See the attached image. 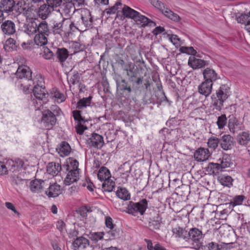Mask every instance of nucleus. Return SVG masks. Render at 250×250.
Returning <instances> with one entry per match:
<instances>
[{
    "label": "nucleus",
    "mask_w": 250,
    "mask_h": 250,
    "mask_svg": "<svg viewBox=\"0 0 250 250\" xmlns=\"http://www.w3.org/2000/svg\"><path fill=\"white\" fill-rule=\"evenodd\" d=\"M173 232L177 236L185 239L193 249L198 250L202 247L203 235L202 231L196 228L188 231L182 228L176 227L173 229Z\"/></svg>",
    "instance_id": "f257e3e1"
},
{
    "label": "nucleus",
    "mask_w": 250,
    "mask_h": 250,
    "mask_svg": "<svg viewBox=\"0 0 250 250\" xmlns=\"http://www.w3.org/2000/svg\"><path fill=\"white\" fill-rule=\"evenodd\" d=\"M230 94L229 86L227 84H222L216 90L215 95L211 96L213 109L220 111L224 105V102L230 96Z\"/></svg>",
    "instance_id": "f03ea898"
},
{
    "label": "nucleus",
    "mask_w": 250,
    "mask_h": 250,
    "mask_svg": "<svg viewBox=\"0 0 250 250\" xmlns=\"http://www.w3.org/2000/svg\"><path fill=\"white\" fill-rule=\"evenodd\" d=\"M15 75L17 78L21 80L19 82L21 88H22L24 92L31 90L30 87L33 83L31 79L32 72L29 67L25 66L19 67Z\"/></svg>",
    "instance_id": "7ed1b4c3"
},
{
    "label": "nucleus",
    "mask_w": 250,
    "mask_h": 250,
    "mask_svg": "<svg viewBox=\"0 0 250 250\" xmlns=\"http://www.w3.org/2000/svg\"><path fill=\"white\" fill-rule=\"evenodd\" d=\"M74 20L80 31H85L92 27L93 19L90 11L88 10L82 11L81 15Z\"/></svg>",
    "instance_id": "20e7f679"
},
{
    "label": "nucleus",
    "mask_w": 250,
    "mask_h": 250,
    "mask_svg": "<svg viewBox=\"0 0 250 250\" xmlns=\"http://www.w3.org/2000/svg\"><path fill=\"white\" fill-rule=\"evenodd\" d=\"M147 205L148 201L146 199H143L137 203L130 201L127 208V212L134 215L138 212L143 215L147 208Z\"/></svg>",
    "instance_id": "39448f33"
},
{
    "label": "nucleus",
    "mask_w": 250,
    "mask_h": 250,
    "mask_svg": "<svg viewBox=\"0 0 250 250\" xmlns=\"http://www.w3.org/2000/svg\"><path fill=\"white\" fill-rule=\"evenodd\" d=\"M50 30L54 35L62 36L65 34L66 27H65L64 19L61 21L52 20L50 24Z\"/></svg>",
    "instance_id": "423d86ee"
},
{
    "label": "nucleus",
    "mask_w": 250,
    "mask_h": 250,
    "mask_svg": "<svg viewBox=\"0 0 250 250\" xmlns=\"http://www.w3.org/2000/svg\"><path fill=\"white\" fill-rule=\"evenodd\" d=\"M56 122V116L51 111L47 110L42 112V123L47 129L52 128Z\"/></svg>",
    "instance_id": "0eeeda50"
},
{
    "label": "nucleus",
    "mask_w": 250,
    "mask_h": 250,
    "mask_svg": "<svg viewBox=\"0 0 250 250\" xmlns=\"http://www.w3.org/2000/svg\"><path fill=\"white\" fill-rule=\"evenodd\" d=\"M0 29L2 33L6 35H12L16 32V24L11 20H6L2 22Z\"/></svg>",
    "instance_id": "6e6552de"
},
{
    "label": "nucleus",
    "mask_w": 250,
    "mask_h": 250,
    "mask_svg": "<svg viewBox=\"0 0 250 250\" xmlns=\"http://www.w3.org/2000/svg\"><path fill=\"white\" fill-rule=\"evenodd\" d=\"M228 127L229 131L233 134L243 130L244 127L242 124L233 115L229 116Z\"/></svg>",
    "instance_id": "1a4fd4ad"
},
{
    "label": "nucleus",
    "mask_w": 250,
    "mask_h": 250,
    "mask_svg": "<svg viewBox=\"0 0 250 250\" xmlns=\"http://www.w3.org/2000/svg\"><path fill=\"white\" fill-rule=\"evenodd\" d=\"M86 142L89 146L97 148H101L104 144L103 136L97 133H92Z\"/></svg>",
    "instance_id": "9d476101"
},
{
    "label": "nucleus",
    "mask_w": 250,
    "mask_h": 250,
    "mask_svg": "<svg viewBox=\"0 0 250 250\" xmlns=\"http://www.w3.org/2000/svg\"><path fill=\"white\" fill-rule=\"evenodd\" d=\"M162 222V219L159 214L155 212L153 216L149 218L148 228L151 231L159 230Z\"/></svg>",
    "instance_id": "9b49d317"
},
{
    "label": "nucleus",
    "mask_w": 250,
    "mask_h": 250,
    "mask_svg": "<svg viewBox=\"0 0 250 250\" xmlns=\"http://www.w3.org/2000/svg\"><path fill=\"white\" fill-rule=\"evenodd\" d=\"M221 147L224 150H229L232 148L234 141L233 138L229 134L224 135L219 139Z\"/></svg>",
    "instance_id": "f8f14e48"
},
{
    "label": "nucleus",
    "mask_w": 250,
    "mask_h": 250,
    "mask_svg": "<svg viewBox=\"0 0 250 250\" xmlns=\"http://www.w3.org/2000/svg\"><path fill=\"white\" fill-rule=\"evenodd\" d=\"M210 156V153L208 148L200 147L195 151L194 158L198 162H203L208 160Z\"/></svg>",
    "instance_id": "ddd939ff"
},
{
    "label": "nucleus",
    "mask_w": 250,
    "mask_h": 250,
    "mask_svg": "<svg viewBox=\"0 0 250 250\" xmlns=\"http://www.w3.org/2000/svg\"><path fill=\"white\" fill-rule=\"evenodd\" d=\"M74 250H85L89 248V240L83 237L77 238L73 243Z\"/></svg>",
    "instance_id": "4468645a"
},
{
    "label": "nucleus",
    "mask_w": 250,
    "mask_h": 250,
    "mask_svg": "<svg viewBox=\"0 0 250 250\" xmlns=\"http://www.w3.org/2000/svg\"><path fill=\"white\" fill-rule=\"evenodd\" d=\"M30 88H31V90H33L34 95L36 99H38L40 101H45L47 93H46V91L44 87L37 84L34 86L33 89L32 86H31Z\"/></svg>",
    "instance_id": "2eb2a0df"
},
{
    "label": "nucleus",
    "mask_w": 250,
    "mask_h": 250,
    "mask_svg": "<svg viewBox=\"0 0 250 250\" xmlns=\"http://www.w3.org/2000/svg\"><path fill=\"white\" fill-rule=\"evenodd\" d=\"M134 21L136 22L137 24L140 25L142 27H145L146 26L154 27L156 26L155 22L146 16L141 15L139 13V15L137 16L134 20Z\"/></svg>",
    "instance_id": "dca6fc26"
},
{
    "label": "nucleus",
    "mask_w": 250,
    "mask_h": 250,
    "mask_svg": "<svg viewBox=\"0 0 250 250\" xmlns=\"http://www.w3.org/2000/svg\"><path fill=\"white\" fill-rule=\"evenodd\" d=\"M44 181L40 179H35L30 183V189L33 192H41L44 187Z\"/></svg>",
    "instance_id": "f3484780"
},
{
    "label": "nucleus",
    "mask_w": 250,
    "mask_h": 250,
    "mask_svg": "<svg viewBox=\"0 0 250 250\" xmlns=\"http://www.w3.org/2000/svg\"><path fill=\"white\" fill-rule=\"evenodd\" d=\"M212 84V83H210V81L202 82L198 87L199 93L205 97H208L211 92Z\"/></svg>",
    "instance_id": "a211bd4d"
},
{
    "label": "nucleus",
    "mask_w": 250,
    "mask_h": 250,
    "mask_svg": "<svg viewBox=\"0 0 250 250\" xmlns=\"http://www.w3.org/2000/svg\"><path fill=\"white\" fill-rule=\"evenodd\" d=\"M236 139L239 145L246 146L250 142V133L247 131L240 132L238 134Z\"/></svg>",
    "instance_id": "6ab92c4d"
},
{
    "label": "nucleus",
    "mask_w": 250,
    "mask_h": 250,
    "mask_svg": "<svg viewBox=\"0 0 250 250\" xmlns=\"http://www.w3.org/2000/svg\"><path fill=\"white\" fill-rule=\"evenodd\" d=\"M188 65L193 69L202 68L206 65V62L203 60L198 59L194 56H190L188 61Z\"/></svg>",
    "instance_id": "aec40b11"
},
{
    "label": "nucleus",
    "mask_w": 250,
    "mask_h": 250,
    "mask_svg": "<svg viewBox=\"0 0 250 250\" xmlns=\"http://www.w3.org/2000/svg\"><path fill=\"white\" fill-rule=\"evenodd\" d=\"M56 150L61 156L64 157L70 154L71 148L67 142L63 141L58 146Z\"/></svg>",
    "instance_id": "412c9836"
},
{
    "label": "nucleus",
    "mask_w": 250,
    "mask_h": 250,
    "mask_svg": "<svg viewBox=\"0 0 250 250\" xmlns=\"http://www.w3.org/2000/svg\"><path fill=\"white\" fill-rule=\"evenodd\" d=\"M205 81H208L210 83H212L213 82L215 81L218 79L217 74L215 71L211 68H206L203 73Z\"/></svg>",
    "instance_id": "4be33fe9"
},
{
    "label": "nucleus",
    "mask_w": 250,
    "mask_h": 250,
    "mask_svg": "<svg viewBox=\"0 0 250 250\" xmlns=\"http://www.w3.org/2000/svg\"><path fill=\"white\" fill-rule=\"evenodd\" d=\"M61 169V166L55 162L49 163L46 167L47 172L52 176L57 175Z\"/></svg>",
    "instance_id": "5701e85b"
},
{
    "label": "nucleus",
    "mask_w": 250,
    "mask_h": 250,
    "mask_svg": "<svg viewBox=\"0 0 250 250\" xmlns=\"http://www.w3.org/2000/svg\"><path fill=\"white\" fill-rule=\"evenodd\" d=\"M79 172L78 170H69L65 177L64 183L66 185H70L72 183L76 182L79 179Z\"/></svg>",
    "instance_id": "b1692460"
},
{
    "label": "nucleus",
    "mask_w": 250,
    "mask_h": 250,
    "mask_svg": "<svg viewBox=\"0 0 250 250\" xmlns=\"http://www.w3.org/2000/svg\"><path fill=\"white\" fill-rule=\"evenodd\" d=\"M64 21L65 27H66V33L69 34L78 30V28L76 26L77 25L73 18H64Z\"/></svg>",
    "instance_id": "393cba45"
},
{
    "label": "nucleus",
    "mask_w": 250,
    "mask_h": 250,
    "mask_svg": "<svg viewBox=\"0 0 250 250\" xmlns=\"http://www.w3.org/2000/svg\"><path fill=\"white\" fill-rule=\"evenodd\" d=\"M45 192L49 197H57L61 193L60 186L58 184L50 185Z\"/></svg>",
    "instance_id": "a878e982"
},
{
    "label": "nucleus",
    "mask_w": 250,
    "mask_h": 250,
    "mask_svg": "<svg viewBox=\"0 0 250 250\" xmlns=\"http://www.w3.org/2000/svg\"><path fill=\"white\" fill-rule=\"evenodd\" d=\"M38 22L36 20H31L24 26V32L28 35L37 33Z\"/></svg>",
    "instance_id": "bb28decb"
},
{
    "label": "nucleus",
    "mask_w": 250,
    "mask_h": 250,
    "mask_svg": "<svg viewBox=\"0 0 250 250\" xmlns=\"http://www.w3.org/2000/svg\"><path fill=\"white\" fill-rule=\"evenodd\" d=\"M122 13L125 17L134 20L137 16L139 15L138 12L126 5H125L123 8Z\"/></svg>",
    "instance_id": "cd10ccee"
},
{
    "label": "nucleus",
    "mask_w": 250,
    "mask_h": 250,
    "mask_svg": "<svg viewBox=\"0 0 250 250\" xmlns=\"http://www.w3.org/2000/svg\"><path fill=\"white\" fill-rule=\"evenodd\" d=\"M12 184L17 186L19 187H22L26 181V180L22 177V174L19 173L16 174L13 173L11 175Z\"/></svg>",
    "instance_id": "c85d7f7f"
},
{
    "label": "nucleus",
    "mask_w": 250,
    "mask_h": 250,
    "mask_svg": "<svg viewBox=\"0 0 250 250\" xmlns=\"http://www.w3.org/2000/svg\"><path fill=\"white\" fill-rule=\"evenodd\" d=\"M15 1L14 0H1L0 7L2 11L9 12L13 11Z\"/></svg>",
    "instance_id": "c756f323"
},
{
    "label": "nucleus",
    "mask_w": 250,
    "mask_h": 250,
    "mask_svg": "<svg viewBox=\"0 0 250 250\" xmlns=\"http://www.w3.org/2000/svg\"><path fill=\"white\" fill-rule=\"evenodd\" d=\"M53 10V8L48 6V4H44L40 6L39 10V14L42 19H45Z\"/></svg>",
    "instance_id": "7c9ffc66"
},
{
    "label": "nucleus",
    "mask_w": 250,
    "mask_h": 250,
    "mask_svg": "<svg viewBox=\"0 0 250 250\" xmlns=\"http://www.w3.org/2000/svg\"><path fill=\"white\" fill-rule=\"evenodd\" d=\"M37 33L40 34L49 35L50 30L46 21H42L38 23Z\"/></svg>",
    "instance_id": "2f4dec72"
},
{
    "label": "nucleus",
    "mask_w": 250,
    "mask_h": 250,
    "mask_svg": "<svg viewBox=\"0 0 250 250\" xmlns=\"http://www.w3.org/2000/svg\"><path fill=\"white\" fill-rule=\"evenodd\" d=\"M110 173L106 167H103L100 168L98 173V177L100 180L104 181L110 179Z\"/></svg>",
    "instance_id": "473e14b6"
},
{
    "label": "nucleus",
    "mask_w": 250,
    "mask_h": 250,
    "mask_svg": "<svg viewBox=\"0 0 250 250\" xmlns=\"http://www.w3.org/2000/svg\"><path fill=\"white\" fill-rule=\"evenodd\" d=\"M217 161L222 169L229 167L231 164L230 156L226 154L223 155L222 158L217 160Z\"/></svg>",
    "instance_id": "72a5a7b5"
},
{
    "label": "nucleus",
    "mask_w": 250,
    "mask_h": 250,
    "mask_svg": "<svg viewBox=\"0 0 250 250\" xmlns=\"http://www.w3.org/2000/svg\"><path fill=\"white\" fill-rule=\"evenodd\" d=\"M117 87L118 89L120 91H126L129 93L132 92L130 85H128V83L125 79H122L120 82L117 81Z\"/></svg>",
    "instance_id": "f704fd0d"
},
{
    "label": "nucleus",
    "mask_w": 250,
    "mask_h": 250,
    "mask_svg": "<svg viewBox=\"0 0 250 250\" xmlns=\"http://www.w3.org/2000/svg\"><path fill=\"white\" fill-rule=\"evenodd\" d=\"M3 48L6 52H11L16 50V41L11 38L8 39L3 44Z\"/></svg>",
    "instance_id": "c9c22d12"
},
{
    "label": "nucleus",
    "mask_w": 250,
    "mask_h": 250,
    "mask_svg": "<svg viewBox=\"0 0 250 250\" xmlns=\"http://www.w3.org/2000/svg\"><path fill=\"white\" fill-rule=\"evenodd\" d=\"M75 4L70 2H64L62 6L63 13L65 15H69L70 13H73L75 11Z\"/></svg>",
    "instance_id": "e433bc0d"
},
{
    "label": "nucleus",
    "mask_w": 250,
    "mask_h": 250,
    "mask_svg": "<svg viewBox=\"0 0 250 250\" xmlns=\"http://www.w3.org/2000/svg\"><path fill=\"white\" fill-rule=\"evenodd\" d=\"M48 36L37 33L34 37V42L38 46H43L47 43Z\"/></svg>",
    "instance_id": "4c0bfd02"
},
{
    "label": "nucleus",
    "mask_w": 250,
    "mask_h": 250,
    "mask_svg": "<svg viewBox=\"0 0 250 250\" xmlns=\"http://www.w3.org/2000/svg\"><path fill=\"white\" fill-rule=\"evenodd\" d=\"M78 166V162L76 159L73 158H70L67 162V164L63 166L65 168L66 170L67 171H74L75 170L79 171Z\"/></svg>",
    "instance_id": "58836bf2"
},
{
    "label": "nucleus",
    "mask_w": 250,
    "mask_h": 250,
    "mask_svg": "<svg viewBox=\"0 0 250 250\" xmlns=\"http://www.w3.org/2000/svg\"><path fill=\"white\" fill-rule=\"evenodd\" d=\"M116 195L118 198L123 200H128L130 198V194L125 188H118V190L116 191Z\"/></svg>",
    "instance_id": "ea45409f"
},
{
    "label": "nucleus",
    "mask_w": 250,
    "mask_h": 250,
    "mask_svg": "<svg viewBox=\"0 0 250 250\" xmlns=\"http://www.w3.org/2000/svg\"><path fill=\"white\" fill-rule=\"evenodd\" d=\"M162 12L166 16L173 21H179L180 20V17L177 14L173 13L167 7H165Z\"/></svg>",
    "instance_id": "a19ab883"
},
{
    "label": "nucleus",
    "mask_w": 250,
    "mask_h": 250,
    "mask_svg": "<svg viewBox=\"0 0 250 250\" xmlns=\"http://www.w3.org/2000/svg\"><path fill=\"white\" fill-rule=\"evenodd\" d=\"M123 69L126 71L127 75L130 77L129 81H133L132 78L137 76V72L134 69V64L130 63L129 64L128 67L125 66Z\"/></svg>",
    "instance_id": "79ce46f5"
},
{
    "label": "nucleus",
    "mask_w": 250,
    "mask_h": 250,
    "mask_svg": "<svg viewBox=\"0 0 250 250\" xmlns=\"http://www.w3.org/2000/svg\"><path fill=\"white\" fill-rule=\"evenodd\" d=\"M115 182L110 179H109L104 181L102 184V188L104 191L111 192L115 188Z\"/></svg>",
    "instance_id": "37998d69"
},
{
    "label": "nucleus",
    "mask_w": 250,
    "mask_h": 250,
    "mask_svg": "<svg viewBox=\"0 0 250 250\" xmlns=\"http://www.w3.org/2000/svg\"><path fill=\"white\" fill-rule=\"evenodd\" d=\"M91 99L92 97L89 96L87 98H83L80 100L77 103V108L81 109L87 106H89L91 104Z\"/></svg>",
    "instance_id": "c03bdc74"
},
{
    "label": "nucleus",
    "mask_w": 250,
    "mask_h": 250,
    "mask_svg": "<svg viewBox=\"0 0 250 250\" xmlns=\"http://www.w3.org/2000/svg\"><path fill=\"white\" fill-rule=\"evenodd\" d=\"M219 142V139L218 138L212 136L208 139V146L210 148L215 150L217 147Z\"/></svg>",
    "instance_id": "a18cd8bd"
},
{
    "label": "nucleus",
    "mask_w": 250,
    "mask_h": 250,
    "mask_svg": "<svg viewBox=\"0 0 250 250\" xmlns=\"http://www.w3.org/2000/svg\"><path fill=\"white\" fill-rule=\"evenodd\" d=\"M57 55L58 59L62 62L65 61L68 56V51L65 48L58 49Z\"/></svg>",
    "instance_id": "49530a36"
},
{
    "label": "nucleus",
    "mask_w": 250,
    "mask_h": 250,
    "mask_svg": "<svg viewBox=\"0 0 250 250\" xmlns=\"http://www.w3.org/2000/svg\"><path fill=\"white\" fill-rule=\"evenodd\" d=\"M15 164L12 160H8L4 163L7 173L8 171H12L13 173L17 172V171Z\"/></svg>",
    "instance_id": "de8ad7c7"
},
{
    "label": "nucleus",
    "mask_w": 250,
    "mask_h": 250,
    "mask_svg": "<svg viewBox=\"0 0 250 250\" xmlns=\"http://www.w3.org/2000/svg\"><path fill=\"white\" fill-rule=\"evenodd\" d=\"M104 235V233L103 232H90L89 234V238L92 241L97 242L99 240L103 239Z\"/></svg>",
    "instance_id": "09e8293b"
},
{
    "label": "nucleus",
    "mask_w": 250,
    "mask_h": 250,
    "mask_svg": "<svg viewBox=\"0 0 250 250\" xmlns=\"http://www.w3.org/2000/svg\"><path fill=\"white\" fill-rule=\"evenodd\" d=\"M227 123V118L225 114H222L220 116H219L218 117L216 124L218 125L219 129H223L226 125Z\"/></svg>",
    "instance_id": "8fccbe9b"
},
{
    "label": "nucleus",
    "mask_w": 250,
    "mask_h": 250,
    "mask_svg": "<svg viewBox=\"0 0 250 250\" xmlns=\"http://www.w3.org/2000/svg\"><path fill=\"white\" fill-rule=\"evenodd\" d=\"M245 196L243 195H237L233 197L230 201V204L233 206L240 205L242 204Z\"/></svg>",
    "instance_id": "3c124183"
},
{
    "label": "nucleus",
    "mask_w": 250,
    "mask_h": 250,
    "mask_svg": "<svg viewBox=\"0 0 250 250\" xmlns=\"http://www.w3.org/2000/svg\"><path fill=\"white\" fill-rule=\"evenodd\" d=\"M238 22L244 24L246 26V24H248L250 22V15L248 14H241L239 17L237 18Z\"/></svg>",
    "instance_id": "603ef678"
},
{
    "label": "nucleus",
    "mask_w": 250,
    "mask_h": 250,
    "mask_svg": "<svg viewBox=\"0 0 250 250\" xmlns=\"http://www.w3.org/2000/svg\"><path fill=\"white\" fill-rule=\"evenodd\" d=\"M233 179L229 176H223L220 179V182L223 186L229 187L232 185Z\"/></svg>",
    "instance_id": "864d4df0"
},
{
    "label": "nucleus",
    "mask_w": 250,
    "mask_h": 250,
    "mask_svg": "<svg viewBox=\"0 0 250 250\" xmlns=\"http://www.w3.org/2000/svg\"><path fill=\"white\" fill-rule=\"evenodd\" d=\"M17 6L18 7L17 11L20 13H24L27 11L28 6L26 5L24 0H19L17 4Z\"/></svg>",
    "instance_id": "5fc2aeb1"
},
{
    "label": "nucleus",
    "mask_w": 250,
    "mask_h": 250,
    "mask_svg": "<svg viewBox=\"0 0 250 250\" xmlns=\"http://www.w3.org/2000/svg\"><path fill=\"white\" fill-rule=\"evenodd\" d=\"M42 56L46 60H49L53 56V52L48 48L43 46L42 48Z\"/></svg>",
    "instance_id": "6e6d98bb"
},
{
    "label": "nucleus",
    "mask_w": 250,
    "mask_h": 250,
    "mask_svg": "<svg viewBox=\"0 0 250 250\" xmlns=\"http://www.w3.org/2000/svg\"><path fill=\"white\" fill-rule=\"evenodd\" d=\"M73 116L75 121H77L78 123H84L86 121L84 118L81 116V111L79 110H74Z\"/></svg>",
    "instance_id": "4d7b16f0"
},
{
    "label": "nucleus",
    "mask_w": 250,
    "mask_h": 250,
    "mask_svg": "<svg viewBox=\"0 0 250 250\" xmlns=\"http://www.w3.org/2000/svg\"><path fill=\"white\" fill-rule=\"evenodd\" d=\"M70 48L73 49L74 54L83 51V45L78 42H73Z\"/></svg>",
    "instance_id": "13d9d810"
},
{
    "label": "nucleus",
    "mask_w": 250,
    "mask_h": 250,
    "mask_svg": "<svg viewBox=\"0 0 250 250\" xmlns=\"http://www.w3.org/2000/svg\"><path fill=\"white\" fill-rule=\"evenodd\" d=\"M122 5V3L120 1H118L115 4V5L114 6H111V7H110L108 9H106L105 10V12L107 14H109V15L114 14V13H115L116 11L118 10L117 7L119 5Z\"/></svg>",
    "instance_id": "bf43d9fd"
},
{
    "label": "nucleus",
    "mask_w": 250,
    "mask_h": 250,
    "mask_svg": "<svg viewBox=\"0 0 250 250\" xmlns=\"http://www.w3.org/2000/svg\"><path fill=\"white\" fill-rule=\"evenodd\" d=\"M79 81L80 76L78 73L74 74L68 80V82L70 85L77 84L79 83Z\"/></svg>",
    "instance_id": "052dcab7"
},
{
    "label": "nucleus",
    "mask_w": 250,
    "mask_h": 250,
    "mask_svg": "<svg viewBox=\"0 0 250 250\" xmlns=\"http://www.w3.org/2000/svg\"><path fill=\"white\" fill-rule=\"evenodd\" d=\"M208 168L211 169L210 172L212 173H215V170H222L223 169L220 167V165H219V162H217L216 163H210L208 165Z\"/></svg>",
    "instance_id": "680f3d73"
},
{
    "label": "nucleus",
    "mask_w": 250,
    "mask_h": 250,
    "mask_svg": "<svg viewBox=\"0 0 250 250\" xmlns=\"http://www.w3.org/2000/svg\"><path fill=\"white\" fill-rule=\"evenodd\" d=\"M151 3L156 8L162 11L165 7L164 3L160 2L159 0H149Z\"/></svg>",
    "instance_id": "e2e57ef3"
},
{
    "label": "nucleus",
    "mask_w": 250,
    "mask_h": 250,
    "mask_svg": "<svg viewBox=\"0 0 250 250\" xmlns=\"http://www.w3.org/2000/svg\"><path fill=\"white\" fill-rule=\"evenodd\" d=\"M48 6L54 8V7H57L61 5L62 0H46Z\"/></svg>",
    "instance_id": "0e129e2a"
},
{
    "label": "nucleus",
    "mask_w": 250,
    "mask_h": 250,
    "mask_svg": "<svg viewBox=\"0 0 250 250\" xmlns=\"http://www.w3.org/2000/svg\"><path fill=\"white\" fill-rule=\"evenodd\" d=\"M206 250H219L220 248L217 243L211 242L208 244L205 247Z\"/></svg>",
    "instance_id": "69168bd1"
},
{
    "label": "nucleus",
    "mask_w": 250,
    "mask_h": 250,
    "mask_svg": "<svg viewBox=\"0 0 250 250\" xmlns=\"http://www.w3.org/2000/svg\"><path fill=\"white\" fill-rule=\"evenodd\" d=\"M105 224L106 227L110 229H113L114 226H115L113 223L112 219L109 216H107L105 217Z\"/></svg>",
    "instance_id": "338daca9"
},
{
    "label": "nucleus",
    "mask_w": 250,
    "mask_h": 250,
    "mask_svg": "<svg viewBox=\"0 0 250 250\" xmlns=\"http://www.w3.org/2000/svg\"><path fill=\"white\" fill-rule=\"evenodd\" d=\"M54 97H55L58 103H62L65 100V96L62 93L59 91H56L54 93Z\"/></svg>",
    "instance_id": "774afa93"
}]
</instances>
